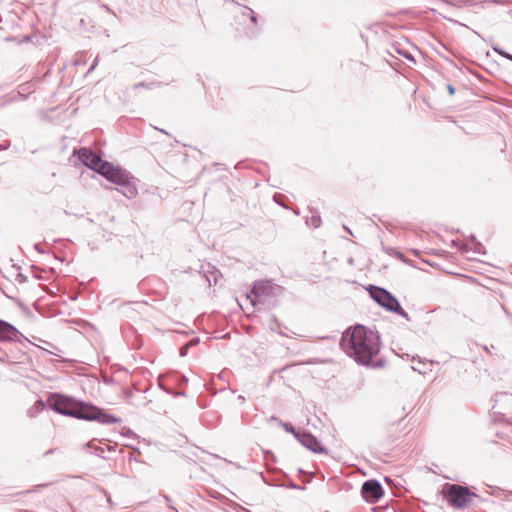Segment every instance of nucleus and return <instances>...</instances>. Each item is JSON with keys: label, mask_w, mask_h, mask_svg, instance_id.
<instances>
[{"label": "nucleus", "mask_w": 512, "mask_h": 512, "mask_svg": "<svg viewBox=\"0 0 512 512\" xmlns=\"http://www.w3.org/2000/svg\"><path fill=\"white\" fill-rule=\"evenodd\" d=\"M341 349L357 363L379 367L380 362L373 361L380 351V336L377 331L356 324L347 328L341 337Z\"/></svg>", "instance_id": "1"}, {"label": "nucleus", "mask_w": 512, "mask_h": 512, "mask_svg": "<svg viewBox=\"0 0 512 512\" xmlns=\"http://www.w3.org/2000/svg\"><path fill=\"white\" fill-rule=\"evenodd\" d=\"M50 409L58 414L81 419L86 408V403L78 401L73 397L59 393H53L47 400Z\"/></svg>", "instance_id": "2"}, {"label": "nucleus", "mask_w": 512, "mask_h": 512, "mask_svg": "<svg viewBox=\"0 0 512 512\" xmlns=\"http://www.w3.org/2000/svg\"><path fill=\"white\" fill-rule=\"evenodd\" d=\"M101 176L106 178L111 183H114L121 187V193L131 199L137 195L136 187L131 184L129 173L119 167H115L110 162H105L101 167Z\"/></svg>", "instance_id": "3"}, {"label": "nucleus", "mask_w": 512, "mask_h": 512, "mask_svg": "<svg viewBox=\"0 0 512 512\" xmlns=\"http://www.w3.org/2000/svg\"><path fill=\"white\" fill-rule=\"evenodd\" d=\"M370 297L382 308L389 312H394L400 315L405 320L409 321L408 313L401 307L399 301L388 290L370 285L368 288Z\"/></svg>", "instance_id": "4"}, {"label": "nucleus", "mask_w": 512, "mask_h": 512, "mask_svg": "<svg viewBox=\"0 0 512 512\" xmlns=\"http://www.w3.org/2000/svg\"><path fill=\"white\" fill-rule=\"evenodd\" d=\"M471 496H476V494L470 493L467 487L456 484L447 485V501L455 508H464L469 503Z\"/></svg>", "instance_id": "5"}, {"label": "nucleus", "mask_w": 512, "mask_h": 512, "mask_svg": "<svg viewBox=\"0 0 512 512\" xmlns=\"http://www.w3.org/2000/svg\"><path fill=\"white\" fill-rule=\"evenodd\" d=\"M87 410L82 414V420L96 421L100 424L110 425L121 423L122 419L112 414L107 413L104 409L86 403Z\"/></svg>", "instance_id": "6"}, {"label": "nucleus", "mask_w": 512, "mask_h": 512, "mask_svg": "<svg viewBox=\"0 0 512 512\" xmlns=\"http://www.w3.org/2000/svg\"><path fill=\"white\" fill-rule=\"evenodd\" d=\"M74 155L89 169L101 173V167L106 161L102 160L101 156L94 153L91 149L82 147L74 151Z\"/></svg>", "instance_id": "7"}, {"label": "nucleus", "mask_w": 512, "mask_h": 512, "mask_svg": "<svg viewBox=\"0 0 512 512\" xmlns=\"http://www.w3.org/2000/svg\"><path fill=\"white\" fill-rule=\"evenodd\" d=\"M362 497L369 503H376L384 495V489L376 479L365 481L361 487Z\"/></svg>", "instance_id": "8"}, {"label": "nucleus", "mask_w": 512, "mask_h": 512, "mask_svg": "<svg viewBox=\"0 0 512 512\" xmlns=\"http://www.w3.org/2000/svg\"><path fill=\"white\" fill-rule=\"evenodd\" d=\"M295 438L307 449L317 454H328V449L324 447L320 441L311 433L306 431H298Z\"/></svg>", "instance_id": "9"}, {"label": "nucleus", "mask_w": 512, "mask_h": 512, "mask_svg": "<svg viewBox=\"0 0 512 512\" xmlns=\"http://www.w3.org/2000/svg\"><path fill=\"white\" fill-rule=\"evenodd\" d=\"M273 287L268 281L256 282L250 292L247 294V298L250 300L253 306L263 303V297L272 294Z\"/></svg>", "instance_id": "10"}, {"label": "nucleus", "mask_w": 512, "mask_h": 512, "mask_svg": "<svg viewBox=\"0 0 512 512\" xmlns=\"http://www.w3.org/2000/svg\"><path fill=\"white\" fill-rule=\"evenodd\" d=\"M27 341V338L11 323L0 319V342Z\"/></svg>", "instance_id": "11"}, {"label": "nucleus", "mask_w": 512, "mask_h": 512, "mask_svg": "<svg viewBox=\"0 0 512 512\" xmlns=\"http://www.w3.org/2000/svg\"><path fill=\"white\" fill-rule=\"evenodd\" d=\"M462 249L465 251L471 250L476 254L484 253L483 245L480 242H478L473 235H471L470 241L463 245Z\"/></svg>", "instance_id": "12"}, {"label": "nucleus", "mask_w": 512, "mask_h": 512, "mask_svg": "<svg viewBox=\"0 0 512 512\" xmlns=\"http://www.w3.org/2000/svg\"><path fill=\"white\" fill-rule=\"evenodd\" d=\"M240 10L242 16L248 17L253 24H257V15L250 7L241 5Z\"/></svg>", "instance_id": "13"}, {"label": "nucleus", "mask_w": 512, "mask_h": 512, "mask_svg": "<svg viewBox=\"0 0 512 512\" xmlns=\"http://www.w3.org/2000/svg\"><path fill=\"white\" fill-rule=\"evenodd\" d=\"M200 342L199 338L198 337H195V338H192L190 341H188L187 343H185L184 345L181 346L180 350H179V354L181 357H185L188 353V350L191 348V347H194L196 346L198 343Z\"/></svg>", "instance_id": "14"}, {"label": "nucleus", "mask_w": 512, "mask_h": 512, "mask_svg": "<svg viewBox=\"0 0 512 512\" xmlns=\"http://www.w3.org/2000/svg\"><path fill=\"white\" fill-rule=\"evenodd\" d=\"M85 447L91 449V453H93L101 458H105V456H104L105 448L103 446L95 445L93 443V441H91V442L87 443L85 445Z\"/></svg>", "instance_id": "15"}, {"label": "nucleus", "mask_w": 512, "mask_h": 512, "mask_svg": "<svg viewBox=\"0 0 512 512\" xmlns=\"http://www.w3.org/2000/svg\"><path fill=\"white\" fill-rule=\"evenodd\" d=\"M306 224L313 228H318L322 224V220L319 214H312L306 218Z\"/></svg>", "instance_id": "16"}, {"label": "nucleus", "mask_w": 512, "mask_h": 512, "mask_svg": "<svg viewBox=\"0 0 512 512\" xmlns=\"http://www.w3.org/2000/svg\"><path fill=\"white\" fill-rule=\"evenodd\" d=\"M45 408L43 400L39 399L35 402L34 406L30 409V415L34 416L35 413L42 411Z\"/></svg>", "instance_id": "17"}, {"label": "nucleus", "mask_w": 512, "mask_h": 512, "mask_svg": "<svg viewBox=\"0 0 512 512\" xmlns=\"http://www.w3.org/2000/svg\"><path fill=\"white\" fill-rule=\"evenodd\" d=\"M492 49L500 56H502L505 59H508L512 62V54L506 52L504 49L500 48L499 46H492Z\"/></svg>", "instance_id": "18"}, {"label": "nucleus", "mask_w": 512, "mask_h": 512, "mask_svg": "<svg viewBox=\"0 0 512 512\" xmlns=\"http://www.w3.org/2000/svg\"><path fill=\"white\" fill-rule=\"evenodd\" d=\"M279 486L285 487V488H289V489H293V490H303L304 489V487H301V486L297 485L296 483H294L291 480L288 481L287 483H282Z\"/></svg>", "instance_id": "19"}, {"label": "nucleus", "mask_w": 512, "mask_h": 512, "mask_svg": "<svg viewBox=\"0 0 512 512\" xmlns=\"http://www.w3.org/2000/svg\"><path fill=\"white\" fill-rule=\"evenodd\" d=\"M397 52L399 54H401L402 56H404L406 59H408L409 61L411 62H415V59L414 57L409 53V52H402L401 50H397Z\"/></svg>", "instance_id": "20"}, {"label": "nucleus", "mask_w": 512, "mask_h": 512, "mask_svg": "<svg viewBox=\"0 0 512 512\" xmlns=\"http://www.w3.org/2000/svg\"><path fill=\"white\" fill-rule=\"evenodd\" d=\"M284 429L289 432V433H292L294 436H295V433H297L298 431H295L294 427L290 424V423H285L284 424Z\"/></svg>", "instance_id": "21"}, {"label": "nucleus", "mask_w": 512, "mask_h": 512, "mask_svg": "<svg viewBox=\"0 0 512 512\" xmlns=\"http://www.w3.org/2000/svg\"><path fill=\"white\" fill-rule=\"evenodd\" d=\"M446 88H447V91H448L450 96L455 95L456 90H455V88H454V86L452 84L448 83L446 85Z\"/></svg>", "instance_id": "22"}, {"label": "nucleus", "mask_w": 512, "mask_h": 512, "mask_svg": "<svg viewBox=\"0 0 512 512\" xmlns=\"http://www.w3.org/2000/svg\"><path fill=\"white\" fill-rule=\"evenodd\" d=\"M151 85H152V84H146V83H144V82H140V83H137V84H135V85H134V89H137V88H139V87L151 88Z\"/></svg>", "instance_id": "23"}, {"label": "nucleus", "mask_w": 512, "mask_h": 512, "mask_svg": "<svg viewBox=\"0 0 512 512\" xmlns=\"http://www.w3.org/2000/svg\"><path fill=\"white\" fill-rule=\"evenodd\" d=\"M10 147V141L6 140L3 144H0V151L6 150Z\"/></svg>", "instance_id": "24"}, {"label": "nucleus", "mask_w": 512, "mask_h": 512, "mask_svg": "<svg viewBox=\"0 0 512 512\" xmlns=\"http://www.w3.org/2000/svg\"><path fill=\"white\" fill-rule=\"evenodd\" d=\"M383 250H384L387 254H389V255H394V254H396V251H395V249H394V248H388V247L383 246Z\"/></svg>", "instance_id": "25"}, {"label": "nucleus", "mask_w": 512, "mask_h": 512, "mask_svg": "<svg viewBox=\"0 0 512 512\" xmlns=\"http://www.w3.org/2000/svg\"><path fill=\"white\" fill-rule=\"evenodd\" d=\"M98 490H99L100 492L104 493V494H105V496H107V501H108V503H109V504H112V499H111V497L107 494L106 490H105V489H103V488H101V487H98Z\"/></svg>", "instance_id": "26"}, {"label": "nucleus", "mask_w": 512, "mask_h": 512, "mask_svg": "<svg viewBox=\"0 0 512 512\" xmlns=\"http://www.w3.org/2000/svg\"><path fill=\"white\" fill-rule=\"evenodd\" d=\"M0 352L2 353V356H0V362H5L8 355L2 349H0Z\"/></svg>", "instance_id": "27"}, {"label": "nucleus", "mask_w": 512, "mask_h": 512, "mask_svg": "<svg viewBox=\"0 0 512 512\" xmlns=\"http://www.w3.org/2000/svg\"><path fill=\"white\" fill-rule=\"evenodd\" d=\"M131 434H133V433H132V431L129 428H124L123 435H131Z\"/></svg>", "instance_id": "28"}, {"label": "nucleus", "mask_w": 512, "mask_h": 512, "mask_svg": "<svg viewBox=\"0 0 512 512\" xmlns=\"http://www.w3.org/2000/svg\"><path fill=\"white\" fill-rule=\"evenodd\" d=\"M503 396H506V393H497V394L495 395V397H496V401H498V400H499V398H500V397H503Z\"/></svg>", "instance_id": "29"}, {"label": "nucleus", "mask_w": 512, "mask_h": 512, "mask_svg": "<svg viewBox=\"0 0 512 512\" xmlns=\"http://www.w3.org/2000/svg\"><path fill=\"white\" fill-rule=\"evenodd\" d=\"M98 65V57H96L92 63V67L96 68V66Z\"/></svg>", "instance_id": "30"}, {"label": "nucleus", "mask_w": 512, "mask_h": 512, "mask_svg": "<svg viewBox=\"0 0 512 512\" xmlns=\"http://www.w3.org/2000/svg\"><path fill=\"white\" fill-rule=\"evenodd\" d=\"M159 387L164 390L166 393H172L170 390L166 389L162 384H159Z\"/></svg>", "instance_id": "31"}, {"label": "nucleus", "mask_w": 512, "mask_h": 512, "mask_svg": "<svg viewBox=\"0 0 512 512\" xmlns=\"http://www.w3.org/2000/svg\"><path fill=\"white\" fill-rule=\"evenodd\" d=\"M56 451V449H49L48 451L45 452V455H49V454H52Z\"/></svg>", "instance_id": "32"}, {"label": "nucleus", "mask_w": 512, "mask_h": 512, "mask_svg": "<svg viewBox=\"0 0 512 512\" xmlns=\"http://www.w3.org/2000/svg\"><path fill=\"white\" fill-rule=\"evenodd\" d=\"M175 396H183L184 392L178 391L174 393Z\"/></svg>", "instance_id": "33"}, {"label": "nucleus", "mask_w": 512, "mask_h": 512, "mask_svg": "<svg viewBox=\"0 0 512 512\" xmlns=\"http://www.w3.org/2000/svg\"><path fill=\"white\" fill-rule=\"evenodd\" d=\"M106 449H107L108 451H113V450H114V447L109 446V445H106Z\"/></svg>", "instance_id": "34"}, {"label": "nucleus", "mask_w": 512, "mask_h": 512, "mask_svg": "<svg viewBox=\"0 0 512 512\" xmlns=\"http://www.w3.org/2000/svg\"><path fill=\"white\" fill-rule=\"evenodd\" d=\"M238 399H239L241 402H244V401H245V397H244V396H242V395H240V396L238 397Z\"/></svg>", "instance_id": "35"}, {"label": "nucleus", "mask_w": 512, "mask_h": 512, "mask_svg": "<svg viewBox=\"0 0 512 512\" xmlns=\"http://www.w3.org/2000/svg\"><path fill=\"white\" fill-rule=\"evenodd\" d=\"M103 7L105 8V11L112 12L111 9L107 5H104Z\"/></svg>", "instance_id": "36"}, {"label": "nucleus", "mask_w": 512, "mask_h": 512, "mask_svg": "<svg viewBox=\"0 0 512 512\" xmlns=\"http://www.w3.org/2000/svg\"><path fill=\"white\" fill-rule=\"evenodd\" d=\"M344 228H345L346 231H348L352 235V232H351V230L348 227L344 226Z\"/></svg>", "instance_id": "37"}, {"label": "nucleus", "mask_w": 512, "mask_h": 512, "mask_svg": "<svg viewBox=\"0 0 512 512\" xmlns=\"http://www.w3.org/2000/svg\"><path fill=\"white\" fill-rule=\"evenodd\" d=\"M95 68L90 66L89 70H88V73L92 72Z\"/></svg>", "instance_id": "38"}, {"label": "nucleus", "mask_w": 512, "mask_h": 512, "mask_svg": "<svg viewBox=\"0 0 512 512\" xmlns=\"http://www.w3.org/2000/svg\"><path fill=\"white\" fill-rule=\"evenodd\" d=\"M35 249L40 251V247H39V244H35Z\"/></svg>", "instance_id": "39"}, {"label": "nucleus", "mask_w": 512, "mask_h": 512, "mask_svg": "<svg viewBox=\"0 0 512 512\" xmlns=\"http://www.w3.org/2000/svg\"><path fill=\"white\" fill-rule=\"evenodd\" d=\"M187 378L185 376L182 377V382H187Z\"/></svg>", "instance_id": "40"}, {"label": "nucleus", "mask_w": 512, "mask_h": 512, "mask_svg": "<svg viewBox=\"0 0 512 512\" xmlns=\"http://www.w3.org/2000/svg\"><path fill=\"white\" fill-rule=\"evenodd\" d=\"M277 197H278V195H274V201H275L276 203H278Z\"/></svg>", "instance_id": "41"}, {"label": "nucleus", "mask_w": 512, "mask_h": 512, "mask_svg": "<svg viewBox=\"0 0 512 512\" xmlns=\"http://www.w3.org/2000/svg\"><path fill=\"white\" fill-rule=\"evenodd\" d=\"M159 131H160V132H162V133L168 134V133H167L165 130H163V129H159Z\"/></svg>", "instance_id": "42"}, {"label": "nucleus", "mask_w": 512, "mask_h": 512, "mask_svg": "<svg viewBox=\"0 0 512 512\" xmlns=\"http://www.w3.org/2000/svg\"><path fill=\"white\" fill-rule=\"evenodd\" d=\"M18 277H20V280H23V275L19 274Z\"/></svg>", "instance_id": "43"}, {"label": "nucleus", "mask_w": 512, "mask_h": 512, "mask_svg": "<svg viewBox=\"0 0 512 512\" xmlns=\"http://www.w3.org/2000/svg\"><path fill=\"white\" fill-rule=\"evenodd\" d=\"M18 277H20V280H23V275L19 274Z\"/></svg>", "instance_id": "44"}, {"label": "nucleus", "mask_w": 512, "mask_h": 512, "mask_svg": "<svg viewBox=\"0 0 512 512\" xmlns=\"http://www.w3.org/2000/svg\"><path fill=\"white\" fill-rule=\"evenodd\" d=\"M278 204H280V206H283V203H281V200H278Z\"/></svg>", "instance_id": "45"}, {"label": "nucleus", "mask_w": 512, "mask_h": 512, "mask_svg": "<svg viewBox=\"0 0 512 512\" xmlns=\"http://www.w3.org/2000/svg\"><path fill=\"white\" fill-rule=\"evenodd\" d=\"M278 204H280V206H283V203H281V200H278Z\"/></svg>", "instance_id": "46"}, {"label": "nucleus", "mask_w": 512, "mask_h": 512, "mask_svg": "<svg viewBox=\"0 0 512 512\" xmlns=\"http://www.w3.org/2000/svg\"><path fill=\"white\" fill-rule=\"evenodd\" d=\"M511 494H512V492H511Z\"/></svg>", "instance_id": "47"}]
</instances>
